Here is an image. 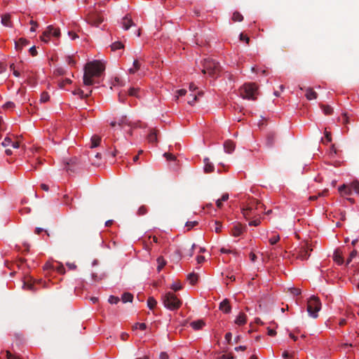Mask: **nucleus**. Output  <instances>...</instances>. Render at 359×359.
<instances>
[{
  "label": "nucleus",
  "instance_id": "f257e3e1",
  "mask_svg": "<svg viewBox=\"0 0 359 359\" xmlns=\"http://www.w3.org/2000/svg\"><path fill=\"white\" fill-rule=\"evenodd\" d=\"M111 127L112 137H107L104 140V143L108 144L110 142H116L117 140L115 137V133L118 130H127L128 135H132V129L137 127H142L139 123L131 122L126 116H122L116 120L112 121L109 123Z\"/></svg>",
  "mask_w": 359,
  "mask_h": 359
},
{
  "label": "nucleus",
  "instance_id": "f03ea898",
  "mask_svg": "<svg viewBox=\"0 0 359 359\" xmlns=\"http://www.w3.org/2000/svg\"><path fill=\"white\" fill-rule=\"evenodd\" d=\"M104 69V64L100 60L88 62L84 67L83 84L87 86L93 85L94 79L100 77Z\"/></svg>",
  "mask_w": 359,
  "mask_h": 359
},
{
  "label": "nucleus",
  "instance_id": "7ed1b4c3",
  "mask_svg": "<svg viewBox=\"0 0 359 359\" xmlns=\"http://www.w3.org/2000/svg\"><path fill=\"white\" fill-rule=\"evenodd\" d=\"M263 209V205L257 199H250L246 206L243 208L242 213L246 219H250L259 214Z\"/></svg>",
  "mask_w": 359,
  "mask_h": 359
},
{
  "label": "nucleus",
  "instance_id": "20e7f679",
  "mask_svg": "<svg viewBox=\"0 0 359 359\" xmlns=\"http://www.w3.org/2000/svg\"><path fill=\"white\" fill-rule=\"evenodd\" d=\"M338 191L341 196L353 202V200L348 197L352 195L353 193L359 194V182L353 180L349 184H344L338 187Z\"/></svg>",
  "mask_w": 359,
  "mask_h": 359
},
{
  "label": "nucleus",
  "instance_id": "39448f33",
  "mask_svg": "<svg viewBox=\"0 0 359 359\" xmlns=\"http://www.w3.org/2000/svg\"><path fill=\"white\" fill-rule=\"evenodd\" d=\"M220 72V65L212 58H206L203 61L202 72L210 76H217Z\"/></svg>",
  "mask_w": 359,
  "mask_h": 359
},
{
  "label": "nucleus",
  "instance_id": "423d86ee",
  "mask_svg": "<svg viewBox=\"0 0 359 359\" xmlns=\"http://www.w3.org/2000/svg\"><path fill=\"white\" fill-rule=\"evenodd\" d=\"M162 299L164 306L171 311L178 309L182 305L181 300L171 292H166Z\"/></svg>",
  "mask_w": 359,
  "mask_h": 359
},
{
  "label": "nucleus",
  "instance_id": "0eeeda50",
  "mask_svg": "<svg viewBox=\"0 0 359 359\" xmlns=\"http://www.w3.org/2000/svg\"><path fill=\"white\" fill-rule=\"evenodd\" d=\"M239 94L243 99L255 100L257 95V86L255 83H245L239 88Z\"/></svg>",
  "mask_w": 359,
  "mask_h": 359
},
{
  "label": "nucleus",
  "instance_id": "6e6552de",
  "mask_svg": "<svg viewBox=\"0 0 359 359\" xmlns=\"http://www.w3.org/2000/svg\"><path fill=\"white\" fill-rule=\"evenodd\" d=\"M321 309V304L318 298L313 296L307 302V311L312 318H317L318 313Z\"/></svg>",
  "mask_w": 359,
  "mask_h": 359
},
{
  "label": "nucleus",
  "instance_id": "1a4fd4ad",
  "mask_svg": "<svg viewBox=\"0 0 359 359\" xmlns=\"http://www.w3.org/2000/svg\"><path fill=\"white\" fill-rule=\"evenodd\" d=\"M311 251H312L311 245L306 243L296 250L297 257L302 261L306 260L310 256Z\"/></svg>",
  "mask_w": 359,
  "mask_h": 359
},
{
  "label": "nucleus",
  "instance_id": "9d476101",
  "mask_svg": "<svg viewBox=\"0 0 359 359\" xmlns=\"http://www.w3.org/2000/svg\"><path fill=\"white\" fill-rule=\"evenodd\" d=\"M197 87L194 83H191L189 85V90L191 91V94L189 95L187 102L190 105H193L196 101L198 97L201 96L203 95V93L201 91H198L197 93H195Z\"/></svg>",
  "mask_w": 359,
  "mask_h": 359
},
{
  "label": "nucleus",
  "instance_id": "9b49d317",
  "mask_svg": "<svg viewBox=\"0 0 359 359\" xmlns=\"http://www.w3.org/2000/svg\"><path fill=\"white\" fill-rule=\"evenodd\" d=\"M48 34H50V36L58 38L60 36V31L58 28H55L53 25H49L44 31V37Z\"/></svg>",
  "mask_w": 359,
  "mask_h": 359
},
{
  "label": "nucleus",
  "instance_id": "f8f14e48",
  "mask_svg": "<svg viewBox=\"0 0 359 359\" xmlns=\"http://www.w3.org/2000/svg\"><path fill=\"white\" fill-rule=\"evenodd\" d=\"M142 69V64L139 60H135L133 63V66L128 70L130 74H134L141 71Z\"/></svg>",
  "mask_w": 359,
  "mask_h": 359
},
{
  "label": "nucleus",
  "instance_id": "ddd939ff",
  "mask_svg": "<svg viewBox=\"0 0 359 359\" xmlns=\"http://www.w3.org/2000/svg\"><path fill=\"white\" fill-rule=\"evenodd\" d=\"M122 27L125 30H128L130 27L135 25L131 18L129 15H126L121 21Z\"/></svg>",
  "mask_w": 359,
  "mask_h": 359
},
{
  "label": "nucleus",
  "instance_id": "4468645a",
  "mask_svg": "<svg viewBox=\"0 0 359 359\" xmlns=\"http://www.w3.org/2000/svg\"><path fill=\"white\" fill-rule=\"evenodd\" d=\"M244 231V227L240 224H235L231 229V235L234 237L240 236Z\"/></svg>",
  "mask_w": 359,
  "mask_h": 359
},
{
  "label": "nucleus",
  "instance_id": "2eb2a0df",
  "mask_svg": "<svg viewBox=\"0 0 359 359\" xmlns=\"http://www.w3.org/2000/svg\"><path fill=\"white\" fill-rule=\"evenodd\" d=\"M219 309L225 313H229L231 311V307L229 301L227 299H224L219 304Z\"/></svg>",
  "mask_w": 359,
  "mask_h": 359
},
{
  "label": "nucleus",
  "instance_id": "dca6fc26",
  "mask_svg": "<svg viewBox=\"0 0 359 359\" xmlns=\"http://www.w3.org/2000/svg\"><path fill=\"white\" fill-rule=\"evenodd\" d=\"M224 149L226 153L231 154L234 151L235 144L231 140H226L224 143Z\"/></svg>",
  "mask_w": 359,
  "mask_h": 359
},
{
  "label": "nucleus",
  "instance_id": "f3484780",
  "mask_svg": "<svg viewBox=\"0 0 359 359\" xmlns=\"http://www.w3.org/2000/svg\"><path fill=\"white\" fill-rule=\"evenodd\" d=\"M190 326L194 330H199L205 326V323L203 320H197L190 323Z\"/></svg>",
  "mask_w": 359,
  "mask_h": 359
},
{
  "label": "nucleus",
  "instance_id": "a211bd4d",
  "mask_svg": "<svg viewBox=\"0 0 359 359\" xmlns=\"http://www.w3.org/2000/svg\"><path fill=\"white\" fill-rule=\"evenodd\" d=\"M204 163V171L207 173L211 172L214 170V165L210 161V159L208 158H205L203 160Z\"/></svg>",
  "mask_w": 359,
  "mask_h": 359
},
{
  "label": "nucleus",
  "instance_id": "6ab92c4d",
  "mask_svg": "<svg viewBox=\"0 0 359 359\" xmlns=\"http://www.w3.org/2000/svg\"><path fill=\"white\" fill-rule=\"evenodd\" d=\"M333 259L334 261L339 265H341L344 263L342 255L338 250L334 251Z\"/></svg>",
  "mask_w": 359,
  "mask_h": 359
},
{
  "label": "nucleus",
  "instance_id": "aec40b11",
  "mask_svg": "<svg viewBox=\"0 0 359 359\" xmlns=\"http://www.w3.org/2000/svg\"><path fill=\"white\" fill-rule=\"evenodd\" d=\"M235 323L238 325H242L246 323V316L243 313H240L234 320Z\"/></svg>",
  "mask_w": 359,
  "mask_h": 359
},
{
  "label": "nucleus",
  "instance_id": "412c9836",
  "mask_svg": "<svg viewBox=\"0 0 359 359\" xmlns=\"http://www.w3.org/2000/svg\"><path fill=\"white\" fill-rule=\"evenodd\" d=\"M195 247H196V245H195V244H193V245H191V249H190V250H189L187 252L184 253V252H182L180 250H177L176 251V253L177 254V255H178L179 257L183 256V257H191L193 256V254H194L193 250H194V248H195Z\"/></svg>",
  "mask_w": 359,
  "mask_h": 359
},
{
  "label": "nucleus",
  "instance_id": "4be33fe9",
  "mask_svg": "<svg viewBox=\"0 0 359 359\" xmlns=\"http://www.w3.org/2000/svg\"><path fill=\"white\" fill-rule=\"evenodd\" d=\"M28 44V41L24 38L19 39L17 41L15 42V48L17 50L21 49L24 46Z\"/></svg>",
  "mask_w": 359,
  "mask_h": 359
},
{
  "label": "nucleus",
  "instance_id": "5701e85b",
  "mask_svg": "<svg viewBox=\"0 0 359 359\" xmlns=\"http://www.w3.org/2000/svg\"><path fill=\"white\" fill-rule=\"evenodd\" d=\"M305 96L309 100H315L317 98V93L312 88H307Z\"/></svg>",
  "mask_w": 359,
  "mask_h": 359
},
{
  "label": "nucleus",
  "instance_id": "b1692460",
  "mask_svg": "<svg viewBox=\"0 0 359 359\" xmlns=\"http://www.w3.org/2000/svg\"><path fill=\"white\" fill-rule=\"evenodd\" d=\"M90 142V148L97 147L101 142V137L95 135L91 137Z\"/></svg>",
  "mask_w": 359,
  "mask_h": 359
},
{
  "label": "nucleus",
  "instance_id": "393cba45",
  "mask_svg": "<svg viewBox=\"0 0 359 359\" xmlns=\"http://www.w3.org/2000/svg\"><path fill=\"white\" fill-rule=\"evenodd\" d=\"M229 194H224L222 197L216 201V205L218 208H222L223 205L222 202L226 201L229 199Z\"/></svg>",
  "mask_w": 359,
  "mask_h": 359
},
{
  "label": "nucleus",
  "instance_id": "a878e982",
  "mask_svg": "<svg viewBox=\"0 0 359 359\" xmlns=\"http://www.w3.org/2000/svg\"><path fill=\"white\" fill-rule=\"evenodd\" d=\"M1 23L6 27H11V15L9 14H4L1 17Z\"/></svg>",
  "mask_w": 359,
  "mask_h": 359
},
{
  "label": "nucleus",
  "instance_id": "bb28decb",
  "mask_svg": "<svg viewBox=\"0 0 359 359\" xmlns=\"http://www.w3.org/2000/svg\"><path fill=\"white\" fill-rule=\"evenodd\" d=\"M102 21L103 19L100 16L94 18V16L92 15L89 18V22L95 26H99Z\"/></svg>",
  "mask_w": 359,
  "mask_h": 359
},
{
  "label": "nucleus",
  "instance_id": "cd10ccee",
  "mask_svg": "<svg viewBox=\"0 0 359 359\" xmlns=\"http://www.w3.org/2000/svg\"><path fill=\"white\" fill-rule=\"evenodd\" d=\"M133 299V296L130 292H125L122 294L121 300L123 303L132 302Z\"/></svg>",
  "mask_w": 359,
  "mask_h": 359
},
{
  "label": "nucleus",
  "instance_id": "c85d7f7f",
  "mask_svg": "<svg viewBox=\"0 0 359 359\" xmlns=\"http://www.w3.org/2000/svg\"><path fill=\"white\" fill-rule=\"evenodd\" d=\"M148 142L150 143H154L157 141V135L156 131L151 130L147 136Z\"/></svg>",
  "mask_w": 359,
  "mask_h": 359
},
{
  "label": "nucleus",
  "instance_id": "c756f323",
  "mask_svg": "<svg viewBox=\"0 0 359 359\" xmlns=\"http://www.w3.org/2000/svg\"><path fill=\"white\" fill-rule=\"evenodd\" d=\"M156 304H157V302L156 301V299L153 297H150L148 298V299H147V306L150 309H153L156 306Z\"/></svg>",
  "mask_w": 359,
  "mask_h": 359
},
{
  "label": "nucleus",
  "instance_id": "7c9ffc66",
  "mask_svg": "<svg viewBox=\"0 0 359 359\" xmlns=\"http://www.w3.org/2000/svg\"><path fill=\"white\" fill-rule=\"evenodd\" d=\"M157 263H158L157 270L159 272L164 267L166 262L163 257H160L157 259Z\"/></svg>",
  "mask_w": 359,
  "mask_h": 359
},
{
  "label": "nucleus",
  "instance_id": "2f4dec72",
  "mask_svg": "<svg viewBox=\"0 0 359 359\" xmlns=\"http://www.w3.org/2000/svg\"><path fill=\"white\" fill-rule=\"evenodd\" d=\"M279 240L280 236L278 234H273L269 238V242L273 245L276 244Z\"/></svg>",
  "mask_w": 359,
  "mask_h": 359
},
{
  "label": "nucleus",
  "instance_id": "473e14b6",
  "mask_svg": "<svg viewBox=\"0 0 359 359\" xmlns=\"http://www.w3.org/2000/svg\"><path fill=\"white\" fill-rule=\"evenodd\" d=\"M234 22H241L243 20V15L238 12H234L232 15Z\"/></svg>",
  "mask_w": 359,
  "mask_h": 359
},
{
  "label": "nucleus",
  "instance_id": "72a5a7b5",
  "mask_svg": "<svg viewBox=\"0 0 359 359\" xmlns=\"http://www.w3.org/2000/svg\"><path fill=\"white\" fill-rule=\"evenodd\" d=\"M140 89L138 88H130L128 90V95L130 96L139 97Z\"/></svg>",
  "mask_w": 359,
  "mask_h": 359
},
{
  "label": "nucleus",
  "instance_id": "f704fd0d",
  "mask_svg": "<svg viewBox=\"0 0 359 359\" xmlns=\"http://www.w3.org/2000/svg\"><path fill=\"white\" fill-rule=\"evenodd\" d=\"M187 278L189 280L190 283L194 285L196 283L198 277L196 274L192 273L188 275Z\"/></svg>",
  "mask_w": 359,
  "mask_h": 359
},
{
  "label": "nucleus",
  "instance_id": "c9c22d12",
  "mask_svg": "<svg viewBox=\"0 0 359 359\" xmlns=\"http://www.w3.org/2000/svg\"><path fill=\"white\" fill-rule=\"evenodd\" d=\"M12 142H13V140H11V138L10 137H6L4 138V140L1 142V145L4 147H11Z\"/></svg>",
  "mask_w": 359,
  "mask_h": 359
},
{
  "label": "nucleus",
  "instance_id": "e433bc0d",
  "mask_svg": "<svg viewBox=\"0 0 359 359\" xmlns=\"http://www.w3.org/2000/svg\"><path fill=\"white\" fill-rule=\"evenodd\" d=\"M112 50H116L118 49H121L123 48V45L122 43L117 41L111 44V46Z\"/></svg>",
  "mask_w": 359,
  "mask_h": 359
},
{
  "label": "nucleus",
  "instance_id": "4c0bfd02",
  "mask_svg": "<svg viewBox=\"0 0 359 359\" xmlns=\"http://www.w3.org/2000/svg\"><path fill=\"white\" fill-rule=\"evenodd\" d=\"M220 252L223 254H233L235 256L237 255V252L226 248H222Z\"/></svg>",
  "mask_w": 359,
  "mask_h": 359
},
{
  "label": "nucleus",
  "instance_id": "58836bf2",
  "mask_svg": "<svg viewBox=\"0 0 359 359\" xmlns=\"http://www.w3.org/2000/svg\"><path fill=\"white\" fill-rule=\"evenodd\" d=\"M322 110L325 115L331 114L332 112V109L330 106H322Z\"/></svg>",
  "mask_w": 359,
  "mask_h": 359
},
{
  "label": "nucleus",
  "instance_id": "ea45409f",
  "mask_svg": "<svg viewBox=\"0 0 359 359\" xmlns=\"http://www.w3.org/2000/svg\"><path fill=\"white\" fill-rule=\"evenodd\" d=\"M120 301V299L118 297H115L113 295L109 296L108 302L111 304H116Z\"/></svg>",
  "mask_w": 359,
  "mask_h": 359
},
{
  "label": "nucleus",
  "instance_id": "a19ab883",
  "mask_svg": "<svg viewBox=\"0 0 359 359\" xmlns=\"http://www.w3.org/2000/svg\"><path fill=\"white\" fill-rule=\"evenodd\" d=\"M133 328L144 330L147 328V325L144 323H137L133 326Z\"/></svg>",
  "mask_w": 359,
  "mask_h": 359
},
{
  "label": "nucleus",
  "instance_id": "79ce46f5",
  "mask_svg": "<svg viewBox=\"0 0 359 359\" xmlns=\"http://www.w3.org/2000/svg\"><path fill=\"white\" fill-rule=\"evenodd\" d=\"M357 255V251L356 250H353L351 253H350V255H349V257L348 259L346 260V264L348 265L351 263V262L352 261V259L355 257Z\"/></svg>",
  "mask_w": 359,
  "mask_h": 359
},
{
  "label": "nucleus",
  "instance_id": "37998d69",
  "mask_svg": "<svg viewBox=\"0 0 359 359\" xmlns=\"http://www.w3.org/2000/svg\"><path fill=\"white\" fill-rule=\"evenodd\" d=\"M170 287L174 291H178L182 288V285H181L180 283L175 282L172 284Z\"/></svg>",
  "mask_w": 359,
  "mask_h": 359
},
{
  "label": "nucleus",
  "instance_id": "c03bdc74",
  "mask_svg": "<svg viewBox=\"0 0 359 359\" xmlns=\"http://www.w3.org/2000/svg\"><path fill=\"white\" fill-rule=\"evenodd\" d=\"M49 100V95L47 93H43L41 95L40 101L41 102H46Z\"/></svg>",
  "mask_w": 359,
  "mask_h": 359
},
{
  "label": "nucleus",
  "instance_id": "a18cd8bd",
  "mask_svg": "<svg viewBox=\"0 0 359 359\" xmlns=\"http://www.w3.org/2000/svg\"><path fill=\"white\" fill-rule=\"evenodd\" d=\"M198 224V222L196 221L194 222H187L185 224V226L187 228L188 230H190L194 226H196Z\"/></svg>",
  "mask_w": 359,
  "mask_h": 359
},
{
  "label": "nucleus",
  "instance_id": "49530a36",
  "mask_svg": "<svg viewBox=\"0 0 359 359\" xmlns=\"http://www.w3.org/2000/svg\"><path fill=\"white\" fill-rule=\"evenodd\" d=\"M187 93V90L184 89H180L176 91V98L178 99L180 97L185 95Z\"/></svg>",
  "mask_w": 359,
  "mask_h": 359
},
{
  "label": "nucleus",
  "instance_id": "de8ad7c7",
  "mask_svg": "<svg viewBox=\"0 0 359 359\" xmlns=\"http://www.w3.org/2000/svg\"><path fill=\"white\" fill-rule=\"evenodd\" d=\"M50 34H46V36L44 37V32H43L41 36V39L42 41H43L44 43H48L50 40Z\"/></svg>",
  "mask_w": 359,
  "mask_h": 359
},
{
  "label": "nucleus",
  "instance_id": "09e8293b",
  "mask_svg": "<svg viewBox=\"0 0 359 359\" xmlns=\"http://www.w3.org/2000/svg\"><path fill=\"white\" fill-rule=\"evenodd\" d=\"M217 359H234V358L231 353H229L219 355Z\"/></svg>",
  "mask_w": 359,
  "mask_h": 359
},
{
  "label": "nucleus",
  "instance_id": "8fccbe9b",
  "mask_svg": "<svg viewBox=\"0 0 359 359\" xmlns=\"http://www.w3.org/2000/svg\"><path fill=\"white\" fill-rule=\"evenodd\" d=\"M30 25H32V27L30 28V31L32 32H34L38 27V24L36 21L30 20L29 22Z\"/></svg>",
  "mask_w": 359,
  "mask_h": 359
},
{
  "label": "nucleus",
  "instance_id": "3c124183",
  "mask_svg": "<svg viewBox=\"0 0 359 359\" xmlns=\"http://www.w3.org/2000/svg\"><path fill=\"white\" fill-rule=\"evenodd\" d=\"M331 140H332L331 134L326 131L325 133V140H323V141L325 143H327V142H330Z\"/></svg>",
  "mask_w": 359,
  "mask_h": 359
},
{
  "label": "nucleus",
  "instance_id": "603ef678",
  "mask_svg": "<svg viewBox=\"0 0 359 359\" xmlns=\"http://www.w3.org/2000/svg\"><path fill=\"white\" fill-rule=\"evenodd\" d=\"M15 107V104L13 102H7L4 104L5 109H13Z\"/></svg>",
  "mask_w": 359,
  "mask_h": 359
},
{
  "label": "nucleus",
  "instance_id": "864d4df0",
  "mask_svg": "<svg viewBox=\"0 0 359 359\" xmlns=\"http://www.w3.org/2000/svg\"><path fill=\"white\" fill-rule=\"evenodd\" d=\"M163 156L168 161H174L175 159V156L170 153H165Z\"/></svg>",
  "mask_w": 359,
  "mask_h": 359
},
{
  "label": "nucleus",
  "instance_id": "5fc2aeb1",
  "mask_svg": "<svg viewBox=\"0 0 359 359\" xmlns=\"http://www.w3.org/2000/svg\"><path fill=\"white\" fill-rule=\"evenodd\" d=\"M259 224H260V219L258 218H257L254 220H252L249 222L250 226H258Z\"/></svg>",
  "mask_w": 359,
  "mask_h": 359
},
{
  "label": "nucleus",
  "instance_id": "6e6d98bb",
  "mask_svg": "<svg viewBox=\"0 0 359 359\" xmlns=\"http://www.w3.org/2000/svg\"><path fill=\"white\" fill-rule=\"evenodd\" d=\"M74 93V95H79L81 97H83V96H88V93H86V94L84 95L83 91L82 90H81V89L76 90Z\"/></svg>",
  "mask_w": 359,
  "mask_h": 359
},
{
  "label": "nucleus",
  "instance_id": "4d7b16f0",
  "mask_svg": "<svg viewBox=\"0 0 359 359\" xmlns=\"http://www.w3.org/2000/svg\"><path fill=\"white\" fill-rule=\"evenodd\" d=\"M240 40L245 41L246 43H249L250 39L246 35H244L243 33L240 34Z\"/></svg>",
  "mask_w": 359,
  "mask_h": 359
},
{
  "label": "nucleus",
  "instance_id": "13d9d810",
  "mask_svg": "<svg viewBox=\"0 0 359 359\" xmlns=\"http://www.w3.org/2000/svg\"><path fill=\"white\" fill-rule=\"evenodd\" d=\"M67 62L71 66H74L76 64V62L71 56L67 57Z\"/></svg>",
  "mask_w": 359,
  "mask_h": 359
},
{
  "label": "nucleus",
  "instance_id": "bf43d9fd",
  "mask_svg": "<svg viewBox=\"0 0 359 359\" xmlns=\"http://www.w3.org/2000/svg\"><path fill=\"white\" fill-rule=\"evenodd\" d=\"M6 358H7V359H20L18 357L13 355L9 351H6Z\"/></svg>",
  "mask_w": 359,
  "mask_h": 359
},
{
  "label": "nucleus",
  "instance_id": "052dcab7",
  "mask_svg": "<svg viewBox=\"0 0 359 359\" xmlns=\"http://www.w3.org/2000/svg\"><path fill=\"white\" fill-rule=\"evenodd\" d=\"M147 212V209L144 206H142L138 209V214L140 215H143Z\"/></svg>",
  "mask_w": 359,
  "mask_h": 359
},
{
  "label": "nucleus",
  "instance_id": "680f3d73",
  "mask_svg": "<svg viewBox=\"0 0 359 359\" xmlns=\"http://www.w3.org/2000/svg\"><path fill=\"white\" fill-rule=\"evenodd\" d=\"M231 337H232V334L231 332H227L226 334H225V340L226 341V342L228 344H230L231 341Z\"/></svg>",
  "mask_w": 359,
  "mask_h": 359
},
{
  "label": "nucleus",
  "instance_id": "e2e57ef3",
  "mask_svg": "<svg viewBox=\"0 0 359 359\" xmlns=\"http://www.w3.org/2000/svg\"><path fill=\"white\" fill-rule=\"evenodd\" d=\"M29 51L30 54L33 56H35L37 54V51H36L35 46L31 47L29 48Z\"/></svg>",
  "mask_w": 359,
  "mask_h": 359
},
{
  "label": "nucleus",
  "instance_id": "0e129e2a",
  "mask_svg": "<svg viewBox=\"0 0 359 359\" xmlns=\"http://www.w3.org/2000/svg\"><path fill=\"white\" fill-rule=\"evenodd\" d=\"M68 35L69 36V37L72 40H74V39H76V38L79 37L78 35L76 33L73 32H68Z\"/></svg>",
  "mask_w": 359,
  "mask_h": 359
},
{
  "label": "nucleus",
  "instance_id": "69168bd1",
  "mask_svg": "<svg viewBox=\"0 0 359 359\" xmlns=\"http://www.w3.org/2000/svg\"><path fill=\"white\" fill-rule=\"evenodd\" d=\"M215 231L217 233L221 231V228H222L220 223L217 222H215Z\"/></svg>",
  "mask_w": 359,
  "mask_h": 359
},
{
  "label": "nucleus",
  "instance_id": "338daca9",
  "mask_svg": "<svg viewBox=\"0 0 359 359\" xmlns=\"http://www.w3.org/2000/svg\"><path fill=\"white\" fill-rule=\"evenodd\" d=\"M23 287L25 289H27V290H34V285L32 284H27V283H25L24 285H23Z\"/></svg>",
  "mask_w": 359,
  "mask_h": 359
},
{
  "label": "nucleus",
  "instance_id": "774afa93",
  "mask_svg": "<svg viewBox=\"0 0 359 359\" xmlns=\"http://www.w3.org/2000/svg\"><path fill=\"white\" fill-rule=\"evenodd\" d=\"M11 147L14 149H18L20 147V144L17 141H13L11 145Z\"/></svg>",
  "mask_w": 359,
  "mask_h": 359
}]
</instances>
